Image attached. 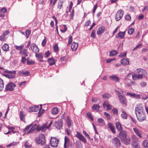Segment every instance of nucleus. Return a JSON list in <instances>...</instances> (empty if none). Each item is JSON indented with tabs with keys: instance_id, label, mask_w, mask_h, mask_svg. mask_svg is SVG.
Segmentation results:
<instances>
[{
	"instance_id": "nucleus-17",
	"label": "nucleus",
	"mask_w": 148,
	"mask_h": 148,
	"mask_svg": "<svg viewBox=\"0 0 148 148\" xmlns=\"http://www.w3.org/2000/svg\"><path fill=\"white\" fill-rule=\"evenodd\" d=\"M133 130L135 133L139 137L141 138L142 136L141 133V131L138 128L136 127H134L133 128Z\"/></svg>"
},
{
	"instance_id": "nucleus-28",
	"label": "nucleus",
	"mask_w": 148,
	"mask_h": 148,
	"mask_svg": "<svg viewBox=\"0 0 148 148\" xmlns=\"http://www.w3.org/2000/svg\"><path fill=\"white\" fill-rule=\"evenodd\" d=\"M110 78L112 80L115 81L116 82H119V78L116 76L113 75L111 76H110Z\"/></svg>"
},
{
	"instance_id": "nucleus-20",
	"label": "nucleus",
	"mask_w": 148,
	"mask_h": 148,
	"mask_svg": "<svg viewBox=\"0 0 148 148\" xmlns=\"http://www.w3.org/2000/svg\"><path fill=\"white\" fill-rule=\"evenodd\" d=\"M55 125L57 129H60L62 126V123L61 121H59L55 122Z\"/></svg>"
},
{
	"instance_id": "nucleus-35",
	"label": "nucleus",
	"mask_w": 148,
	"mask_h": 148,
	"mask_svg": "<svg viewBox=\"0 0 148 148\" xmlns=\"http://www.w3.org/2000/svg\"><path fill=\"white\" fill-rule=\"evenodd\" d=\"M132 79L134 80H136L137 79H141L140 78L138 74H132Z\"/></svg>"
},
{
	"instance_id": "nucleus-9",
	"label": "nucleus",
	"mask_w": 148,
	"mask_h": 148,
	"mask_svg": "<svg viewBox=\"0 0 148 148\" xmlns=\"http://www.w3.org/2000/svg\"><path fill=\"white\" fill-rule=\"evenodd\" d=\"M32 124H31L27 126L23 130V132L25 134H29L33 132L35 130L34 127H32L30 130L28 131L30 128L32 126Z\"/></svg>"
},
{
	"instance_id": "nucleus-1",
	"label": "nucleus",
	"mask_w": 148,
	"mask_h": 148,
	"mask_svg": "<svg viewBox=\"0 0 148 148\" xmlns=\"http://www.w3.org/2000/svg\"><path fill=\"white\" fill-rule=\"evenodd\" d=\"M116 92L118 94V97L119 99L120 102L123 105L125 106L127 105V100L123 95V91H119L115 90Z\"/></svg>"
},
{
	"instance_id": "nucleus-45",
	"label": "nucleus",
	"mask_w": 148,
	"mask_h": 148,
	"mask_svg": "<svg viewBox=\"0 0 148 148\" xmlns=\"http://www.w3.org/2000/svg\"><path fill=\"white\" fill-rule=\"evenodd\" d=\"M3 80L0 78V91H1L3 89Z\"/></svg>"
},
{
	"instance_id": "nucleus-39",
	"label": "nucleus",
	"mask_w": 148,
	"mask_h": 148,
	"mask_svg": "<svg viewBox=\"0 0 148 148\" xmlns=\"http://www.w3.org/2000/svg\"><path fill=\"white\" fill-rule=\"evenodd\" d=\"M121 116L124 119H126L127 118V115L126 112L123 110L122 111Z\"/></svg>"
},
{
	"instance_id": "nucleus-8",
	"label": "nucleus",
	"mask_w": 148,
	"mask_h": 148,
	"mask_svg": "<svg viewBox=\"0 0 148 148\" xmlns=\"http://www.w3.org/2000/svg\"><path fill=\"white\" fill-rule=\"evenodd\" d=\"M137 119L140 122H142L146 119L145 114L144 112L136 114Z\"/></svg>"
},
{
	"instance_id": "nucleus-3",
	"label": "nucleus",
	"mask_w": 148,
	"mask_h": 148,
	"mask_svg": "<svg viewBox=\"0 0 148 148\" xmlns=\"http://www.w3.org/2000/svg\"><path fill=\"white\" fill-rule=\"evenodd\" d=\"M5 74L3 75L9 79H13L15 77L16 71H13L6 70L5 71Z\"/></svg>"
},
{
	"instance_id": "nucleus-36",
	"label": "nucleus",
	"mask_w": 148,
	"mask_h": 148,
	"mask_svg": "<svg viewBox=\"0 0 148 148\" xmlns=\"http://www.w3.org/2000/svg\"><path fill=\"white\" fill-rule=\"evenodd\" d=\"M102 97L104 99H108L111 97V95L109 93H105L102 95Z\"/></svg>"
},
{
	"instance_id": "nucleus-15",
	"label": "nucleus",
	"mask_w": 148,
	"mask_h": 148,
	"mask_svg": "<svg viewBox=\"0 0 148 148\" xmlns=\"http://www.w3.org/2000/svg\"><path fill=\"white\" fill-rule=\"evenodd\" d=\"M103 106L104 108L106 109L107 110H110L111 109L112 106L107 101H104Z\"/></svg>"
},
{
	"instance_id": "nucleus-64",
	"label": "nucleus",
	"mask_w": 148,
	"mask_h": 148,
	"mask_svg": "<svg viewBox=\"0 0 148 148\" xmlns=\"http://www.w3.org/2000/svg\"><path fill=\"white\" fill-rule=\"evenodd\" d=\"M0 11L3 13H5L7 12V9L3 7L1 8Z\"/></svg>"
},
{
	"instance_id": "nucleus-2",
	"label": "nucleus",
	"mask_w": 148,
	"mask_h": 148,
	"mask_svg": "<svg viewBox=\"0 0 148 148\" xmlns=\"http://www.w3.org/2000/svg\"><path fill=\"white\" fill-rule=\"evenodd\" d=\"M35 142L37 144H40L43 146L45 144V137L44 134H40L39 136L35 139Z\"/></svg>"
},
{
	"instance_id": "nucleus-12",
	"label": "nucleus",
	"mask_w": 148,
	"mask_h": 148,
	"mask_svg": "<svg viewBox=\"0 0 148 148\" xmlns=\"http://www.w3.org/2000/svg\"><path fill=\"white\" fill-rule=\"evenodd\" d=\"M15 86V84L13 83L10 82L6 85L5 90L6 91H12L13 90L14 87Z\"/></svg>"
},
{
	"instance_id": "nucleus-38",
	"label": "nucleus",
	"mask_w": 148,
	"mask_h": 148,
	"mask_svg": "<svg viewBox=\"0 0 148 148\" xmlns=\"http://www.w3.org/2000/svg\"><path fill=\"white\" fill-rule=\"evenodd\" d=\"M100 108V106L99 105L96 104H94L92 107V109L93 110L98 111Z\"/></svg>"
},
{
	"instance_id": "nucleus-44",
	"label": "nucleus",
	"mask_w": 148,
	"mask_h": 148,
	"mask_svg": "<svg viewBox=\"0 0 148 148\" xmlns=\"http://www.w3.org/2000/svg\"><path fill=\"white\" fill-rule=\"evenodd\" d=\"M20 117L21 120L23 121H24L25 115L22 111H21L20 112Z\"/></svg>"
},
{
	"instance_id": "nucleus-7",
	"label": "nucleus",
	"mask_w": 148,
	"mask_h": 148,
	"mask_svg": "<svg viewBox=\"0 0 148 148\" xmlns=\"http://www.w3.org/2000/svg\"><path fill=\"white\" fill-rule=\"evenodd\" d=\"M135 110L136 114L144 112L142 105L141 104L137 105L135 108Z\"/></svg>"
},
{
	"instance_id": "nucleus-18",
	"label": "nucleus",
	"mask_w": 148,
	"mask_h": 148,
	"mask_svg": "<svg viewBox=\"0 0 148 148\" xmlns=\"http://www.w3.org/2000/svg\"><path fill=\"white\" fill-rule=\"evenodd\" d=\"M125 33V31L123 32H119L117 34V36H116V38H117L123 39L124 37Z\"/></svg>"
},
{
	"instance_id": "nucleus-53",
	"label": "nucleus",
	"mask_w": 148,
	"mask_h": 148,
	"mask_svg": "<svg viewBox=\"0 0 148 148\" xmlns=\"http://www.w3.org/2000/svg\"><path fill=\"white\" fill-rule=\"evenodd\" d=\"M23 45H22L19 46L15 45V47L16 49L18 50L19 49L20 50L21 49H22V48L23 47Z\"/></svg>"
},
{
	"instance_id": "nucleus-14",
	"label": "nucleus",
	"mask_w": 148,
	"mask_h": 148,
	"mask_svg": "<svg viewBox=\"0 0 148 148\" xmlns=\"http://www.w3.org/2000/svg\"><path fill=\"white\" fill-rule=\"evenodd\" d=\"M30 48L33 52L36 53L38 52L39 50L38 47L34 43H33L31 45Z\"/></svg>"
},
{
	"instance_id": "nucleus-32",
	"label": "nucleus",
	"mask_w": 148,
	"mask_h": 148,
	"mask_svg": "<svg viewBox=\"0 0 148 148\" xmlns=\"http://www.w3.org/2000/svg\"><path fill=\"white\" fill-rule=\"evenodd\" d=\"M20 53L21 54L25 56H27L28 54L27 53V50L26 49H21L20 51Z\"/></svg>"
},
{
	"instance_id": "nucleus-29",
	"label": "nucleus",
	"mask_w": 148,
	"mask_h": 148,
	"mask_svg": "<svg viewBox=\"0 0 148 148\" xmlns=\"http://www.w3.org/2000/svg\"><path fill=\"white\" fill-rule=\"evenodd\" d=\"M97 121L101 126H103L105 124V122L104 120L103 119L101 118L98 119L97 120Z\"/></svg>"
},
{
	"instance_id": "nucleus-26",
	"label": "nucleus",
	"mask_w": 148,
	"mask_h": 148,
	"mask_svg": "<svg viewBox=\"0 0 148 148\" xmlns=\"http://www.w3.org/2000/svg\"><path fill=\"white\" fill-rule=\"evenodd\" d=\"M121 63L124 65H127L129 64V60L128 58L123 59L121 61Z\"/></svg>"
},
{
	"instance_id": "nucleus-47",
	"label": "nucleus",
	"mask_w": 148,
	"mask_h": 148,
	"mask_svg": "<svg viewBox=\"0 0 148 148\" xmlns=\"http://www.w3.org/2000/svg\"><path fill=\"white\" fill-rule=\"evenodd\" d=\"M36 58H38L39 59H42L43 57L42 54L40 53L38 54L36 53Z\"/></svg>"
},
{
	"instance_id": "nucleus-54",
	"label": "nucleus",
	"mask_w": 148,
	"mask_h": 148,
	"mask_svg": "<svg viewBox=\"0 0 148 148\" xmlns=\"http://www.w3.org/2000/svg\"><path fill=\"white\" fill-rule=\"evenodd\" d=\"M104 114L105 116H106L108 119H110V114L106 112H104Z\"/></svg>"
},
{
	"instance_id": "nucleus-37",
	"label": "nucleus",
	"mask_w": 148,
	"mask_h": 148,
	"mask_svg": "<svg viewBox=\"0 0 148 148\" xmlns=\"http://www.w3.org/2000/svg\"><path fill=\"white\" fill-rule=\"evenodd\" d=\"M58 112V110L57 108L55 107L53 108L51 110V113L53 114H56Z\"/></svg>"
},
{
	"instance_id": "nucleus-63",
	"label": "nucleus",
	"mask_w": 148,
	"mask_h": 148,
	"mask_svg": "<svg viewBox=\"0 0 148 148\" xmlns=\"http://www.w3.org/2000/svg\"><path fill=\"white\" fill-rule=\"evenodd\" d=\"M142 45L141 44H138L134 48L133 50L134 51L136 50L137 48H140L142 46Z\"/></svg>"
},
{
	"instance_id": "nucleus-16",
	"label": "nucleus",
	"mask_w": 148,
	"mask_h": 148,
	"mask_svg": "<svg viewBox=\"0 0 148 148\" xmlns=\"http://www.w3.org/2000/svg\"><path fill=\"white\" fill-rule=\"evenodd\" d=\"M122 142L126 145H128L130 143V138L127 136L121 140Z\"/></svg>"
},
{
	"instance_id": "nucleus-4",
	"label": "nucleus",
	"mask_w": 148,
	"mask_h": 148,
	"mask_svg": "<svg viewBox=\"0 0 148 148\" xmlns=\"http://www.w3.org/2000/svg\"><path fill=\"white\" fill-rule=\"evenodd\" d=\"M131 139L132 140V144L133 148H140L139 142L137 137L134 135L131 136Z\"/></svg>"
},
{
	"instance_id": "nucleus-31",
	"label": "nucleus",
	"mask_w": 148,
	"mask_h": 148,
	"mask_svg": "<svg viewBox=\"0 0 148 148\" xmlns=\"http://www.w3.org/2000/svg\"><path fill=\"white\" fill-rule=\"evenodd\" d=\"M2 49L4 51H8L9 50V47L8 45L6 44H4L2 46Z\"/></svg>"
},
{
	"instance_id": "nucleus-40",
	"label": "nucleus",
	"mask_w": 148,
	"mask_h": 148,
	"mask_svg": "<svg viewBox=\"0 0 148 148\" xmlns=\"http://www.w3.org/2000/svg\"><path fill=\"white\" fill-rule=\"evenodd\" d=\"M20 74L22 73L25 76H28L29 75V71H21L19 72Z\"/></svg>"
},
{
	"instance_id": "nucleus-6",
	"label": "nucleus",
	"mask_w": 148,
	"mask_h": 148,
	"mask_svg": "<svg viewBox=\"0 0 148 148\" xmlns=\"http://www.w3.org/2000/svg\"><path fill=\"white\" fill-rule=\"evenodd\" d=\"M136 73L138 74L140 78L142 79L143 77H146L147 75L146 72L145 70L142 69H137Z\"/></svg>"
},
{
	"instance_id": "nucleus-19",
	"label": "nucleus",
	"mask_w": 148,
	"mask_h": 148,
	"mask_svg": "<svg viewBox=\"0 0 148 148\" xmlns=\"http://www.w3.org/2000/svg\"><path fill=\"white\" fill-rule=\"evenodd\" d=\"M127 132L125 130H122L120 131L119 133V135L121 140L125 137L127 136Z\"/></svg>"
},
{
	"instance_id": "nucleus-11",
	"label": "nucleus",
	"mask_w": 148,
	"mask_h": 148,
	"mask_svg": "<svg viewBox=\"0 0 148 148\" xmlns=\"http://www.w3.org/2000/svg\"><path fill=\"white\" fill-rule=\"evenodd\" d=\"M112 143L113 146L115 147H118L120 145V140L117 137H115L112 139Z\"/></svg>"
},
{
	"instance_id": "nucleus-5",
	"label": "nucleus",
	"mask_w": 148,
	"mask_h": 148,
	"mask_svg": "<svg viewBox=\"0 0 148 148\" xmlns=\"http://www.w3.org/2000/svg\"><path fill=\"white\" fill-rule=\"evenodd\" d=\"M59 142V140L55 137H51L50 141V144L53 147H56Z\"/></svg>"
},
{
	"instance_id": "nucleus-42",
	"label": "nucleus",
	"mask_w": 148,
	"mask_h": 148,
	"mask_svg": "<svg viewBox=\"0 0 148 148\" xmlns=\"http://www.w3.org/2000/svg\"><path fill=\"white\" fill-rule=\"evenodd\" d=\"M118 52L115 50H113L111 51L110 53V56L112 57L117 54Z\"/></svg>"
},
{
	"instance_id": "nucleus-25",
	"label": "nucleus",
	"mask_w": 148,
	"mask_h": 148,
	"mask_svg": "<svg viewBox=\"0 0 148 148\" xmlns=\"http://www.w3.org/2000/svg\"><path fill=\"white\" fill-rule=\"evenodd\" d=\"M47 61L50 65H52L55 64L56 61L54 58H51L48 59Z\"/></svg>"
},
{
	"instance_id": "nucleus-33",
	"label": "nucleus",
	"mask_w": 148,
	"mask_h": 148,
	"mask_svg": "<svg viewBox=\"0 0 148 148\" xmlns=\"http://www.w3.org/2000/svg\"><path fill=\"white\" fill-rule=\"evenodd\" d=\"M142 145L144 148H148V140H144L142 143Z\"/></svg>"
},
{
	"instance_id": "nucleus-13",
	"label": "nucleus",
	"mask_w": 148,
	"mask_h": 148,
	"mask_svg": "<svg viewBox=\"0 0 148 148\" xmlns=\"http://www.w3.org/2000/svg\"><path fill=\"white\" fill-rule=\"evenodd\" d=\"M52 124V121H50V123L49 125L47 126L46 124H43L42 126L40 127V129L42 131L45 132L46 131L47 129H49L51 126Z\"/></svg>"
},
{
	"instance_id": "nucleus-21",
	"label": "nucleus",
	"mask_w": 148,
	"mask_h": 148,
	"mask_svg": "<svg viewBox=\"0 0 148 148\" xmlns=\"http://www.w3.org/2000/svg\"><path fill=\"white\" fill-rule=\"evenodd\" d=\"M105 29L104 26H102L99 27L98 30L97 31V34L98 35H100L101 34L103 33Z\"/></svg>"
},
{
	"instance_id": "nucleus-62",
	"label": "nucleus",
	"mask_w": 148,
	"mask_h": 148,
	"mask_svg": "<svg viewBox=\"0 0 148 148\" xmlns=\"http://www.w3.org/2000/svg\"><path fill=\"white\" fill-rule=\"evenodd\" d=\"M34 106L30 107L29 108V112H32L34 111Z\"/></svg>"
},
{
	"instance_id": "nucleus-50",
	"label": "nucleus",
	"mask_w": 148,
	"mask_h": 148,
	"mask_svg": "<svg viewBox=\"0 0 148 148\" xmlns=\"http://www.w3.org/2000/svg\"><path fill=\"white\" fill-rule=\"evenodd\" d=\"M31 32L30 30H27L26 31L25 34L27 38H28L29 37Z\"/></svg>"
},
{
	"instance_id": "nucleus-60",
	"label": "nucleus",
	"mask_w": 148,
	"mask_h": 148,
	"mask_svg": "<svg viewBox=\"0 0 148 148\" xmlns=\"http://www.w3.org/2000/svg\"><path fill=\"white\" fill-rule=\"evenodd\" d=\"M25 147L26 148H29L31 147V145H29L27 141H26L25 144Z\"/></svg>"
},
{
	"instance_id": "nucleus-41",
	"label": "nucleus",
	"mask_w": 148,
	"mask_h": 148,
	"mask_svg": "<svg viewBox=\"0 0 148 148\" xmlns=\"http://www.w3.org/2000/svg\"><path fill=\"white\" fill-rule=\"evenodd\" d=\"M66 123L67 124L68 126L70 127L72 123L71 120L70 119V118L68 117L67 118L66 120Z\"/></svg>"
},
{
	"instance_id": "nucleus-48",
	"label": "nucleus",
	"mask_w": 148,
	"mask_h": 148,
	"mask_svg": "<svg viewBox=\"0 0 148 148\" xmlns=\"http://www.w3.org/2000/svg\"><path fill=\"white\" fill-rule=\"evenodd\" d=\"M134 29L132 27H131L128 29V33L130 34H132L134 32Z\"/></svg>"
},
{
	"instance_id": "nucleus-58",
	"label": "nucleus",
	"mask_w": 148,
	"mask_h": 148,
	"mask_svg": "<svg viewBox=\"0 0 148 148\" xmlns=\"http://www.w3.org/2000/svg\"><path fill=\"white\" fill-rule=\"evenodd\" d=\"M72 38L71 36H70L69 37L68 42V45H70L72 42Z\"/></svg>"
},
{
	"instance_id": "nucleus-52",
	"label": "nucleus",
	"mask_w": 148,
	"mask_h": 148,
	"mask_svg": "<svg viewBox=\"0 0 148 148\" xmlns=\"http://www.w3.org/2000/svg\"><path fill=\"white\" fill-rule=\"evenodd\" d=\"M27 63L28 65L33 64L34 63V62L31 60H28L27 61Z\"/></svg>"
},
{
	"instance_id": "nucleus-43",
	"label": "nucleus",
	"mask_w": 148,
	"mask_h": 148,
	"mask_svg": "<svg viewBox=\"0 0 148 148\" xmlns=\"http://www.w3.org/2000/svg\"><path fill=\"white\" fill-rule=\"evenodd\" d=\"M7 127L9 129V131L8 132L5 133V134H7L10 133L12 132V131L15 129L14 127L9 126H7Z\"/></svg>"
},
{
	"instance_id": "nucleus-49",
	"label": "nucleus",
	"mask_w": 148,
	"mask_h": 148,
	"mask_svg": "<svg viewBox=\"0 0 148 148\" xmlns=\"http://www.w3.org/2000/svg\"><path fill=\"white\" fill-rule=\"evenodd\" d=\"M90 36L93 38H95V31L93 30L90 35Z\"/></svg>"
},
{
	"instance_id": "nucleus-30",
	"label": "nucleus",
	"mask_w": 148,
	"mask_h": 148,
	"mask_svg": "<svg viewBox=\"0 0 148 148\" xmlns=\"http://www.w3.org/2000/svg\"><path fill=\"white\" fill-rule=\"evenodd\" d=\"M69 143V139L66 136H65L64 138V148H66Z\"/></svg>"
},
{
	"instance_id": "nucleus-59",
	"label": "nucleus",
	"mask_w": 148,
	"mask_h": 148,
	"mask_svg": "<svg viewBox=\"0 0 148 148\" xmlns=\"http://www.w3.org/2000/svg\"><path fill=\"white\" fill-rule=\"evenodd\" d=\"M125 19L127 21H130L131 18L129 14H127L125 16Z\"/></svg>"
},
{
	"instance_id": "nucleus-46",
	"label": "nucleus",
	"mask_w": 148,
	"mask_h": 148,
	"mask_svg": "<svg viewBox=\"0 0 148 148\" xmlns=\"http://www.w3.org/2000/svg\"><path fill=\"white\" fill-rule=\"evenodd\" d=\"M87 116L89 119L91 120V121H93V117L90 113L89 112H87Z\"/></svg>"
},
{
	"instance_id": "nucleus-24",
	"label": "nucleus",
	"mask_w": 148,
	"mask_h": 148,
	"mask_svg": "<svg viewBox=\"0 0 148 148\" xmlns=\"http://www.w3.org/2000/svg\"><path fill=\"white\" fill-rule=\"evenodd\" d=\"M116 127L119 131H121L123 130V128L121 124L119 122H117L115 124Z\"/></svg>"
},
{
	"instance_id": "nucleus-22",
	"label": "nucleus",
	"mask_w": 148,
	"mask_h": 148,
	"mask_svg": "<svg viewBox=\"0 0 148 148\" xmlns=\"http://www.w3.org/2000/svg\"><path fill=\"white\" fill-rule=\"evenodd\" d=\"M75 136L80 140L83 141V136L79 132L76 131Z\"/></svg>"
},
{
	"instance_id": "nucleus-57",
	"label": "nucleus",
	"mask_w": 148,
	"mask_h": 148,
	"mask_svg": "<svg viewBox=\"0 0 148 148\" xmlns=\"http://www.w3.org/2000/svg\"><path fill=\"white\" fill-rule=\"evenodd\" d=\"M135 94V93H132L129 92H127V95L130 96V97H134V95Z\"/></svg>"
},
{
	"instance_id": "nucleus-51",
	"label": "nucleus",
	"mask_w": 148,
	"mask_h": 148,
	"mask_svg": "<svg viewBox=\"0 0 148 148\" xmlns=\"http://www.w3.org/2000/svg\"><path fill=\"white\" fill-rule=\"evenodd\" d=\"M53 48L54 51H57L58 50V45L57 44H56L54 46Z\"/></svg>"
},
{
	"instance_id": "nucleus-23",
	"label": "nucleus",
	"mask_w": 148,
	"mask_h": 148,
	"mask_svg": "<svg viewBox=\"0 0 148 148\" xmlns=\"http://www.w3.org/2000/svg\"><path fill=\"white\" fill-rule=\"evenodd\" d=\"M78 47V44L77 43L75 42H73L71 45V48L72 50L73 51H75L77 49Z\"/></svg>"
},
{
	"instance_id": "nucleus-10",
	"label": "nucleus",
	"mask_w": 148,
	"mask_h": 148,
	"mask_svg": "<svg viewBox=\"0 0 148 148\" xmlns=\"http://www.w3.org/2000/svg\"><path fill=\"white\" fill-rule=\"evenodd\" d=\"M123 11L121 9L118 11L116 15V21H119L123 17Z\"/></svg>"
},
{
	"instance_id": "nucleus-34",
	"label": "nucleus",
	"mask_w": 148,
	"mask_h": 148,
	"mask_svg": "<svg viewBox=\"0 0 148 148\" xmlns=\"http://www.w3.org/2000/svg\"><path fill=\"white\" fill-rule=\"evenodd\" d=\"M40 107L38 106H34V111L35 112H37L39 111V112H40V111L42 108V105H40Z\"/></svg>"
},
{
	"instance_id": "nucleus-27",
	"label": "nucleus",
	"mask_w": 148,
	"mask_h": 148,
	"mask_svg": "<svg viewBox=\"0 0 148 148\" xmlns=\"http://www.w3.org/2000/svg\"><path fill=\"white\" fill-rule=\"evenodd\" d=\"M124 82L128 86H131L132 84L133 83L129 79H125L124 81Z\"/></svg>"
},
{
	"instance_id": "nucleus-56",
	"label": "nucleus",
	"mask_w": 148,
	"mask_h": 148,
	"mask_svg": "<svg viewBox=\"0 0 148 148\" xmlns=\"http://www.w3.org/2000/svg\"><path fill=\"white\" fill-rule=\"evenodd\" d=\"M126 52H124L123 53H122L119 55V56L121 57H123L125 56H126Z\"/></svg>"
},
{
	"instance_id": "nucleus-61",
	"label": "nucleus",
	"mask_w": 148,
	"mask_h": 148,
	"mask_svg": "<svg viewBox=\"0 0 148 148\" xmlns=\"http://www.w3.org/2000/svg\"><path fill=\"white\" fill-rule=\"evenodd\" d=\"M63 26L64 27V29H61V31L62 32H66L67 30V28L66 27V25H63Z\"/></svg>"
},
{
	"instance_id": "nucleus-55",
	"label": "nucleus",
	"mask_w": 148,
	"mask_h": 148,
	"mask_svg": "<svg viewBox=\"0 0 148 148\" xmlns=\"http://www.w3.org/2000/svg\"><path fill=\"white\" fill-rule=\"evenodd\" d=\"M112 112L113 114L114 115H117L118 113V111L115 108L113 109L112 110Z\"/></svg>"
}]
</instances>
